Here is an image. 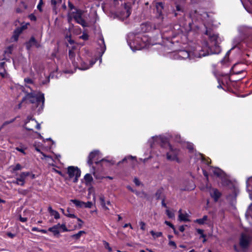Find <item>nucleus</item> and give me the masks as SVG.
I'll return each instance as SVG.
<instances>
[{
  "instance_id": "1",
  "label": "nucleus",
  "mask_w": 252,
  "mask_h": 252,
  "mask_svg": "<svg viewBox=\"0 0 252 252\" xmlns=\"http://www.w3.org/2000/svg\"><path fill=\"white\" fill-rule=\"evenodd\" d=\"M149 143L151 148L154 147L157 145H160V146L163 147L167 145L169 148V151L166 154V158L170 161H175L177 162H180L179 156L180 155V151L176 148L172 146L168 143L167 139L164 136H153L149 140Z\"/></svg>"
},
{
  "instance_id": "2",
  "label": "nucleus",
  "mask_w": 252,
  "mask_h": 252,
  "mask_svg": "<svg viewBox=\"0 0 252 252\" xmlns=\"http://www.w3.org/2000/svg\"><path fill=\"white\" fill-rule=\"evenodd\" d=\"M215 53L210 49L208 46V43L205 42L203 43L202 46H197L195 49L190 53L186 50L180 51L177 56L179 59L189 60L194 59L196 58H201L208 56L210 54Z\"/></svg>"
},
{
  "instance_id": "3",
  "label": "nucleus",
  "mask_w": 252,
  "mask_h": 252,
  "mask_svg": "<svg viewBox=\"0 0 252 252\" xmlns=\"http://www.w3.org/2000/svg\"><path fill=\"white\" fill-rule=\"evenodd\" d=\"M127 42L133 51L148 48L150 44L148 36L142 34L135 35L133 33L128 34Z\"/></svg>"
},
{
  "instance_id": "4",
  "label": "nucleus",
  "mask_w": 252,
  "mask_h": 252,
  "mask_svg": "<svg viewBox=\"0 0 252 252\" xmlns=\"http://www.w3.org/2000/svg\"><path fill=\"white\" fill-rule=\"evenodd\" d=\"M23 101H29L31 103H35V106L38 107V111L42 110L44 103V94L40 92L28 93L26 96L23 98Z\"/></svg>"
},
{
  "instance_id": "5",
  "label": "nucleus",
  "mask_w": 252,
  "mask_h": 252,
  "mask_svg": "<svg viewBox=\"0 0 252 252\" xmlns=\"http://www.w3.org/2000/svg\"><path fill=\"white\" fill-rule=\"evenodd\" d=\"M69 58L71 60L73 66L75 68L78 67L81 70H86L92 67L96 62V60L92 61L89 65L86 64L84 62L81 61V58L78 57L77 61L75 59V53L73 48L69 51Z\"/></svg>"
},
{
  "instance_id": "6",
  "label": "nucleus",
  "mask_w": 252,
  "mask_h": 252,
  "mask_svg": "<svg viewBox=\"0 0 252 252\" xmlns=\"http://www.w3.org/2000/svg\"><path fill=\"white\" fill-rule=\"evenodd\" d=\"M84 12L81 10L74 9V11H70L68 13V21L70 22L72 19L83 27L88 26L87 23L83 19Z\"/></svg>"
},
{
  "instance_id": "7",
  "label": "nucleus",
  "mask_w": 252,
  "mask_h": 252,
  "mask_svg": "<svg viewBox=\"0 0 252 252\" xmlns=\"http://www.w3.org/2000/svg\"><path fill=\"white\" fill-rule=\"evenodd\" d=\"M67 174L69 178H73V182L76 183L81 175V171L77 167L70 166L67 168Z\"/></svg>"
},
{
  "instance_id": "8",
  "label": "nucleus",
  "mask_w": 252,
  "mask_h": 252,
  "mask_svg": "<svg viewBox=\"0 0 252 252\" xmlns=\"http://www.w3.org/2000/svg\"><path fill=\"white\" fill-rule=\"evenodd\" d=\"M100 153L98 150H94L90 153L88 157V164L91 166L94 162L96 164L99 162L98 160L99 158H100ZM104 160V159L100 160V161Z\"/></svg>"
},
{
  "instance_id": "9",
  "label": "nucleus",
  "mask_w": 252,
  "mask_h": 252,
  "mask_svg": "<svg viewBox=\"0 0 252 252\" xmlns=\"http://www.w3.org/2000/svg\"><path fill=\"white\" fill-rule=\"evenodd\" d=\"M251 237L249 235L243 233L240 239V246L244 250L247 249L251 242Z\"/></svg>"
},
{
  "instance_id": "10",
  "label": "nucleus",
  "mask_w": 252,
  "mask_h": 252,
  "mask_svg": "<svg viewBox=\"0 0 252 252\" xmlns=\"http://www.w3.org/2000/svg\"><path fill=\"white\" fill-rule=\"evenodd\" d=\"M209 170L210 174H212L213 175L221 179H222L224 177V173L220 168L210 167Z\"/></svg>"
},
{
  "instance_id": "11",
  "label": "nucleus",
  "mask_w": 252,
  "mask_h": 252,
  "mask_svg": "<svg viewBox=\"0 0 252 252\" xmlns=\"http://www.w3.org/2000/svg\"><path fill=\"white\" fill-rule=\"evenodd\" d=\"M27 25L22 26L21 27L17 28L14 32L13 35L11 37L12 41H16L19 37V35L22 32L23 30L26 29L27 27Z\"/></svg>"
},
{
  "instance_id": "12",
  "label": "nucleus",
  "mask_w": 252,
  "mask_h": 252,
  "mask_svg": "<svg viewBox=\"0 0 252 252\" xmlns=\"http://www.w3.org/2000/svg\"><path fill=\"white\" fill-rule=\"evenodd\" d=\"M29 175L28 172H22L20 174L19 178H17L16 181L13 183L20 186H24L25 184V180L26 178Z\"/></svg>"
},
{
  "instance_id": "13",
  "label": "nucleus",
  "mask_w": 252,
  "mask_h": 252,
  "mask_svg": "<svg viewBox=\"0 0 252 252\" xmlns=\"http://www.w3.org/2000/svg\"><path fill=\"white\" fill-rule=\"evenodd\" d=\"M210 196L217 202L221 196V193L216 189L212 188L209 189Z\"/></svg>"
},
{
  "instance_id": "14",
  "label": "nucleus",
  "mask_w": 252,
  "mask_h": 252,
  "mask_svg": "<svg viewBox=\"0 0 252 252\" xmlns=\"http://www.w3.org/2000/svg\"><path fill=\"white\" fill-rule=\"evenodd\" d=\"M155 26H153L150 23H146L141 26V29L142 32H149L153 29H155Z\"/></svg>"
},
{
  "instance_id": "15",
  "label": "nucleus",
  "mask_w": 252,
  "mask_h": 252,
  "mask_svg": "<svg viewBox=\"0 0 252 252\" xmlns=\"http://www.w3.org/2000/svg\"><path fill=\"white\" fill-rule=\"evenodd\" d=\"M210 36V39L212 42H214V44L215 46L219 48V44L220 42V39L218 35L213 34Z\"/></svg>"
},
{
  "instance_id": "16",
  "label": "nucleus",
  "mask_w": 252,
  "mask_h": 252,
  "mask_svg": "<svg viewBox=\"0 0 252 252\" xmlns=\"http://www.w3.org/2000/svg\"><path fill=\"white\" fill-rule=\"evenodd\" d=\"M84 179L85 181V184L87 186L91 185L92 182L93 181V178L92 175L90 174H86L84 177Z\"/></svg>"
},
{
  "instance_id": "17",
  "label": "nucleus",
  "mask_w": 252,
  "mask_h": 252,
  "mask_svg": "<svg viewBox=\"0 0 252 252\" xmlns=\"http://www.w3.org/2000/svg\"><path fill=\"white\" fill-rule=\"evenodd\" d=\"M98 44L100 45V50L101 51V56L104 53L106 50V46L104 43V40L103 38H100L98 40Z\"/></svg>"
},
{
  "instance_id": "18",
  "label": "nucleus",
  "mask_w": 252,
  "mask_h": 252,
  "mask_svg": "<svg viewBox=\"0 0 252 252\" xmlns=\"http://www.w3.org/2000/svg\"><path fill=\"white\" fill-rule=\"evenodd\" d=\"M0 75L2 77H4L6 76L5 62L3 61H0Z\"/></svg>"
},
{
  "instance_id": "19",
  "label": "nucleus",
  "mask_w": 252,
  "mask_h": 252,
  "mask_svg": "<svg viewBox=\"0 0 252 252\" xmlns=\"http://www.w3.org/2000/svg\"><path fill=\"white\" fill-rule=\"evenodd\" d=\"M179 219L180 220L184 221H189V216L187 214H183L181 209L179 211Z\"/></svg>"
},
{
  "instance_id": "20",
  "label": "nucleus",
  "mask_w": 252,
  "mask_h": 252,
  "mask_svg": "<svg viewBox=\"0 0 252 252\" xmlns=\"http://www.w3.org/2000/svg\"><path fill=\"white\" fill-rule=\"evenodd\" d=\"M59 225H60V224L55 225L52 227H50L48 229V230L50 232H53L54 234V235L58 234L60 233L59 230Z\"/></svg>"
},
{
  "instance_id": "21",
  "label": "nucleus",
  "mask_w": 252,
  "mask_h": 252,
  "mask_svg": "<svg viewBox=\"0 0 252 252\" xmlns=\"http://www.w3.org/2000/svg\"><path fill=\"white\" fill-rule=\"evenodd\" d=\"M195 157H196V158L197 159H200L202 162H204L207 165H209L210 163V161H209L208 159H205L203 156L200 154L196 155Z\"/></svg>"
},
{
  "instance_id": "22",
  "label": "nucleus",
  "mask_w": 252,
  "mask_h": 252,
  "mask_svg": "<svg viewBox=\"0 0 252 252\" xmlns=\"http://www.w3.org/2000/svg\"><path fill=\"white\" fill-rule=\"evenodd\" d=\"M35 150L42 154L43 157L41 158V159H46L49 162H50V160H53L52 158L50 156H46L45 154L41 152L38 147H35Z\"/></svg>"
},
{
  "instance_id": "23",
  "label": "nucleus",
  "mask_w": 252,
  "mask_h": 252,
  "mask_svg": "<svg viewBox=\"0 0 252 252\" xmlns=\"http://www.w3.org/2000/svg\"><path fill=\"white\" fill-rule=\"evenodd\" d=\"M246 217L248 220L250 218L252 220V203L249 206V207L247 211Z\"/></svg>"
},
{
  "instance_id": "24",
  "label": "nucleus",
  "mask_w": 252,
  "mask_h": 252,
  "mask_svg": "<svg viewBox=\"0 0 252 252\" xmlns=\"http://www.w3.org/2000/svg\"><path fill=\"white\" fill-rule=\"evenodd\" d=\"M70 201L73 202L76 206L78 207H83L84 206V204H85L84 202L77 199H72Z\"/></svg>"
},
{
  "instance_id": "25",
  "label": "nucleus",
  "mask_w": 252,
  "mask_h": 252,
  "mask_svg": "<svg viewBox=\"0 0 252 252\" xmlns=\"http://www.w3.org/2000/svg\"><path fill=\"white\" fill-rule=\"evenodd\" d=\"M207 216H204L202 218L197 219L194 220L195 222H196L199 224H203L205 223V221L207 220Z\"/></svg>"
},
{
  "instance_id": "26",
  "label": "nucleus",
  "mask_w": 252,
  "mask_h": 252,
  "mask_svg": "<svg viewBox=\"0 0 252 252\" xmlns=\"http://www.w3.org/2000/svg\"><path fill=\"white\" fill-rule=\"evenodd\" d=\"M247 188L249 191H252V177L248 179L247 181Z\"/></svg>"
},
{
  "instance_id": "27",
  "label": "nucleus",
  "mask_w": 252,
  "mask_h": 252,
  "mask_svg": "<svg viewBox=\"0 0 252 252\" xmlns=\"http://www.w3.org/2000/svg\"><path fill=\"white\" fill-rule=\"evenodd\" d=\"M36 44V40L34 37H32L27 43V47L29 49L31 46Z\"/></svg>"
},
{
  "instance_id": "28",
  "label": "nucleus",
  "mask_w": 252,
  "mask_h": 252,
  "mask_svg": "<svg viewBox=\"0 0 252 252\" xmlns=\"http://www.w3.org/2000/svg\"><path fill=\"white\" fill-rule=\"evenodd\" d=\"M156 7L158 13L160 14L163 8V3L162 2H157L156 4Z\"/></svg>"
},
{
  "instance_id": "29",
  "label": "nucleus",
  "mask_w": 252,
  "mask_h": 252,
  "mask_svg": "<svg viewBox=\"0 0 252 252\" xmlns=\"http://www.w3.org/2000/svg\"><path fill=\"white\" fill-rule=\"evenodd\" d=\"M150 233L152 234L154 239H156L158 237L162 236V233L161 232H156L153 230L150 231Z\"/></svg>"
},
{
  "instance_id": "30",
  "label": "nucleus",
  "mask_w": 252,
  "mask_h": 252,
  "mask_svg": "<svg viewBox=\"0 0 252 252\" xmlns=\"http://www.w3.org/2000/svg\"><path fill=\"white\" fill-rule=\"evenodd\" d=\"M84 231H80L77 233L72 235V237L76 239H79L83 234H85Z\"/></svg>"
},
{
  "instance_id": "31",
  "label": "nucleus",
  "mask_w": 252,
  "mask_h": 252,
  "mask_svg": "<svg viewBox=\"0 0 252 252\" xmlns=\"http://www.w3.org/2000/svg\"><path fill=\"white\" fill-rule=\"evenodd\" d=\"M166 214L170 219H173L175 217L174 212L169 210L168 209H166Z\"/></svg>"
},
{
  "instance_id": "32",
  "label": "nucleus",
  "mask_w": 252,
  "mask_h": 252,
  "mask_svg": "<svg viewBox=\"0 0 252 252\" xmlns=\"http://www.w3.org/2000/svg\"><path fill=\"white\" fill-rule=\"evenodd\" d=\"M64 215L69 218H77L76 216L74 214L70 213L69 208L67 209L66 213L64 214Z\"/></svg>"
},
{
  "instance_id": "33",
  "label": "nucleus",
  "mask_w": 252,
  "mask_h": 252,
  "mask_svg": "<svg viewBox=\"0 0 252 252\" xmlns=\"http://www.w3.org/2000/svg\"><path fill=\"white\" fill-rule=\"evenodd\" d=\"M11 168L13 172H14L16 170H20L22 169V166L19 163H17L15 166H11Z\"/></svg>"
},
{
  "instance_id": "34",
  "label": "nucleus",
  "mask_w": 252,
  "mask_h": 252,
  "mask_svg": "<svg viewBox=\"0 0 252 252\" xmlns=\"http://www.w3.org/2000/svg\"><path fill=\"white\" fill-rule=\"evenodd\" d=\"M24 81L26 83V87L29 88L31 89V87L30 86H28V84H32V80L30 78H25L24 79Z\"/></svg>"
},
{
  "instance_id": "35",
  "label": "nucleus",
  "mask_w": 252,
  "mask_h": 252,
  "mask_svg": "<svg viewBox=\"0 0 252 252\" xmlns=\"http://www.w3.org/2000/svg\"><path fill=\"white\" fill-rule=\"evenodd\" d=\"M99 201H100V205H101V206H104L105 205H106V203L105 201V197H104V195H100Z\"/></svg>"
},
{
  "instance_id": "36",
  "label": "nucleus",
  "mask_w": 252,
  "mask_h": 252,
  "mask_svg": "<svg viewBox=\"0 0 252 252\" xmlns=\"http://www.w3.org/2000/svg\"><path fill=\"white\" fill-rule=\"evenodd\" d=\"M32 230L33 231L40 232H42L44 234L47 233V230H46L45 229H39V228H38L37 227H32Z\"/></svg>"
},
{
  "instance_id": "37",
  "label": "nucleus",
  "mask_w": 252,
  "mask_h": 252,
  "mask_svg": "<svg viewBox=\"0 0 252 252\" xmlns=\"http://www.w3.org/2000/svg\"><path fill=\"white\" fill-rule=\"evenodd\" d=\"M15 119L16 118H14L10 121H5V122H4L3 124H2V125L1 126V127L0 128V130L1 129H2L4 126H5L6 125L10 124L14 122L15 120Z\"/></svg>"
},
{
  "instance_id": "38",
  "label": "nucleus",
  "mask_w": 252,
  "mask_h": 252,
  "mask_svg": "<svg viewBox=\"0 0 252 252\" xmlns=\"http://www.w3.org/2000/svg\"><path fill=\"white\" fill-rule=\"evenodd\" d=\"M52 216H53L54 217V218L55 219H60V214H59V213L54 210L52 213L50 214Z\"/></svg>"
},
{
  "instance_id": "39",
  "label": "nucleus",
  "mask_w": 252,
  "mask_h": 252,
  "mask_svg": "<svg viewBox=\"0 0 252 252\" xmlns=\"http://www.w3.org/2000/svg\"><path fill=\"white\" fill-rule=\"evenodd\" d=\"M196 231L200 235V238H205L206 235L204 234V230L201 229H197Z\"/></svg>"
},
{
  "instance_id": "40",
  "label": "nucleus",
  "mask_w": 252,
  "mask_h": 252,
  "mask_svg": "<svg viewBox=\"0 0 252 252\" xmlns=\"http://www.w3.org/2000/svg\"><path fill=\"white\" fill-rule=\"evenodd\" d=\"M135 157H133L132 156H127V157H125L122 161H120L119 162V163H122L123 162H124L125 161H126L127 159H135Z\"/></svg>"
},
{
  "instance_id": "41",
  "label": "nucleus",
  "mask_w": 252,
  "mask_h": 252,
  "mask_svg": "<svg viewBox=\"0 0 252 252\" xmlns=\"http://www.w3.org/2000/svg\"><path fill=\"white\" fill-rule=\"evenodd\" d=\"M105 248L108 250L109 252H112V248L109 246L108 243L106 241H104L103 242Z\"/></svg>"
},
{
  "instance_id": "42",
  "label": "nucleus",
  "mask_w": 252,
  "mask_h": 252,
  "mask_svg": "<svg viewBox=\"0 0 252 252\" xmlns=\"http://www.w3.org/2000/svg\"><path fill=\"white\" fill-rule=\"evenodd\" d=\"M93 206V203L92 202H90V201H88L86 203L85 202V204H84V206L85 207V208H91Z\"/></svg>"
},
{
  "instance_id": "43",
  "label": "nucleus",
  "mask_w": 252,
  "mask_h": 252,
  "mask_svg": "<svg viewBox=\"0 0 252 252\" xmlns=\"http://www.w3.org/2000/svg\"><path fill=\"white\" fill-rule=\"evenodd\" d=\"M139 225H140V228L142 230H145L146 224L144 222L141 221L139 222Z\"/></svg>"
},
{
  "instance_id": "44",
  "label": "nucleus",
  "mask_w": 252,
  "mask_h": 252,
  "mask_svg": "<svg viewBox=\"0 0 252 252\" xmlns=\"http://www.w3.org/2000/svg\"><path fill=\"white\" fill-rule=\"evenodd\" d=\"M62 228L63 231L64 232H66L68 231V229H67L66 226L65 224H60V225H59V228Z\"/></svg>"
},
{
  "instance_id": "45",
  "label": "nucleus",
  "mask_w": 252,
  "mask_h": 252,
  "mask_svg": "<svg viewBox=\"0 0 252 252\" xmlns=\"http://www.w3.org/2000/svg\"><path fill=\"white\" fill-rule=\"evenodd\" d=\"M133 182L137 186H139L141 184V182L137 178H135L134 179Z\"/></svg>"
},
{
  "instance_id": "46",
  "label": "nucleus",
  "mask_w": 252,
  "mask_h": 252,
  "mask_svg": "<svg viewBox=\"0 0 252 252\" xmlns=\"http://www.w3.org/2000/svg\"><path fill=\"white\" fill-rule=\"evenodd\" d=\"M62 0H51V2L53 4L56 5L57 4L62 2Z\"/></svg>"
},
{
  "instance_id": "47",
  "label": "nucleus",
  "mask_w": 252,
  "mask_h": 252,
  "mask_svg": "<svg viewBox=\"0 0 252 252\" xmlns=\"http://www.w3.org/2000/svg\"><path fill=\"white\" fill-rule=\"evenodd\" d=\"M169 245L174 247V248H175V249L176 248V244L174 241H170L169 242Z\"/></svg>"
},
{
  "instance_id": "48",
  "label": "nucleus",
  "mask_w": 252,
  "mask_h": 252,
  "mask_svg": "<svg viewBox=\"0 0 252 252\" xmlns=\"http://www.w3.org/2000/svg\"><path fill=\"white\" fill-rule=\"evenodd\" d=\"M16 150L19 152H21L22 153H23L24 155L26 154V153L25 152L24 150L22 148H20L19 147H16Z\"/></svg>"
},
{
  "instance_id": "49",
  "label": "nucleus",
  "mask_w": 252,
  "mask_h": 252,
  "mask_svg": "<svg viewBox=\"0 0 252 252\" xmlns=\"http://www.w3.org/2000/svg\"><path fill=\"white\" fill-rule=\"evenodd\" d=\"M187 148L189 151H191L193 150V145L191 143H188Z\"/></svg>"
},
{
  "instance_id": "50",
  "label": "nucleus",
  "mask_w": 252,
  "mask_h": 252,
  "mask_svg": "<svg viewBox=\"0 0 252 252\" xmlns=\"http://www.w3.org/2000/svg\"><path fill=\"white\" fill-rule=\"evenodd\" d=\"M165 223L166 225H167L169 226H170V227H171L172 228L174 229V225L172 223H171L170 222H169L168 221H165Z\"/></svg>"
},
{
  "instance_id": "51",
  "label": "nucleus",
  "mask_w": 252,
  "mask_h": 252,
  "mask_svg": "<svg viewBox=\"0 0 252 252\" xmlns=\"http://www.w3.org/2000/svg\"><path fill=\"white\" fill-rule=\"evenodd\" d=\"M176 10L178 11H182V7L179 5V4H176Z\"/></svg>"
},
{
  "instance_id": "52",
  "label": "nucleus",
  "mask_w": 252,
  "mask_h": 252,
  "mask_svg": "<svg viewBox=\"0 0 252 252\" xmlns=\"http://www.w3.org/2000/svg\"><path fill=\"white\" fill-rule=\"evenodd\" d=\"M7 235L9 237H10V238H14V237H15V234H13V233H11V232H8V233H7Z\"/></svg>"
},
{
  "instance_id": "53",
  "label": "nucleus",
  "mask_w": 252,
  "mask_h": 252,
  "mask_svg": "<svg viewBox=\"0 0 252 252\" xmlns=\"http://www.w3.org/2000/svg\"><path fill=\"white\" fill-rule=\"evenodd\" d=\"M69 8L70 9V10H71L70 11H74V9H76L74 8L73 5L71 3H69Z\"/></svg>"
},
{
  "instance_id": "54",
  "label": "nucleus",
  "mask_w": 252,
  "mask_h": 252,
  "mask_svg": "<svg viewBox=\"0 0 252 252\" xmlns=\"http://www.w3.org/2000/svg\"><path fill=\"white\" fill-rule=\"evenodd\" d=\"M127 188L129 190H130V191H131L132 192H134V193H135L136 194H138L137 191H135V190L131 188V187H130V186H128L127 187Z\"/></svg>"
},
{
  "instance_id": "55",
  "label": "nucleus",
  "mask_w": 252,
  "mask_h": 252,
  "mask_svg": "<svg viewBox=\"0 0 252 252\" xmlns=\"http://www.w3.org/2000/svg\"><path fill=\"white\" fill-rule=\"evenodd\" d=\"M20 220L22 222H25L27 220V218H23V217H22L21 216H20Z\"/></svg>"
},
{
  "instance_id": "56",
  "label": "nucleus",
  "mask_w": 252,
  "mask_h": 252,
  "mask_svg": "<svg viewBox=\"0 0 252 252\" xmlns=\"http://www.w3.org/2000/svg\"><path fill=\"white\" fill-rule=\"evenodd\" d=\"M81 37L82 39H84V40H87V39H88V35H87V34H83L81 36Z\"/></svg>"
},
{
  "instance_id": "57",
  "label": "nucleus",
  "mask_w": 252,
  "mask_h": 252,
  "mask_svg": "<svg viewBox=\"0 0 252 252\" xmlns=\"http://www.w3.org/2000/svg\"><path fill=\"white\" fill-rule=\"evenodd\" d=\"M126 17H128L130 15V11L129 9L127 8L126 7Z\"/></svg>"
},
{
  "instance_id": "58",
  "label": "nucleus",
  "mask_w": 252,
  "mask_h": 252,
  "mask_svg": "<svg viewBox=\"0 0 252 252\" xmlns=\"http://www.w3.org/2000/svg\"><path fill=\"white\" fill-rule=\"evenodd\" d=\"M66 40L67 41H68L70 44H72L73 43V41L71 39V38L67 36L66 37Z\"/></svg>"
},
{
  "instance_id": "59",
  "label": "nucleus",
  "mask_w": 252,
  "mask_h": 252,
  "mask_svg": "<svg viewBox=\"0 0 252 252\" xmlns=\"http://www.w3.org/2000/svg\"><path fill=\"white\" fill-rule=\"evenodd\" d=\"M49 82V77H48L46 78V79L45 81L42 82V84H43V85L46 84L47 83H48Z\"/></svg>"
},
{
  "instance_id": "60",
  "label": "nucleus",
  "mask_w": 252,
  "mask_h": 252,
  "mask_svg": "<svg viewBox=\"0 0 252 252\" xmlns=\"http://www.w3.org/2000/svg\"><path fill=\"white\" fill-rule=\"evenodd\" d=\"M49 212L51 214L52 213L54 210L52 209V207L51 206H49L48 208Z\"/></svg>"
},
{
  "instance_id": "61",
  "label": "nucleus",
  "mask_w": 252,
  "mask_h": 252,
  "mask_svg": "<svg viewBox=\"0 0 252 252\" xmlns=\"http://www.w3.org/2000/svg\"><path fill=\"white\" fill-rule=\"evenodd\" d=\"M179 230L181 231V232H183L185 230V227L184 226H180V227H179Z\"/></svg>"
},
{
  "instance_id": "62",
  "label": "nucleus",
  "mask_w": 252,
  "mask_h": 252,
  "mask_svg": "<svg viewBox=\"0 0 252 252\" xmlns=\"http://www.w3.org/2000/svg\"><path fill=\"white\" fill-rule=\"evenodd\" d=\"M12 47H11V46H9V47L7 48V50H6V52H8V53H11V49H12Z\"/></svg>"
},
{
  "instance_id": "63",
  "label": "nucleus",
  "mask_w": 252,
  "mask_h": 252,
  "mask_svg": "<svg viewBox=\"0 0 252 252\" xmlns=\"http://www.w3.org/2000/svg\"><path fill=\"white\" fill-rule=\"evenodd\" d=\"M103 209L105 211H109V209L105 205L104 206H102Z\"/></svg>"
},
{
  "instance_id": "64",
  "label": "nucleus",
  "mask_w": 252,
  "mask_h": 252,
  "mask_svg": "<svg viewBox=\"0 0 252 252\" xmlns=\"http://www.w3.org/2000/svg\"><path fill=\"white\" fill-rule=\"evenodd\" d=\"M203 174L207 178H208V174L207 173V172L204 170H203Z\"/></svg>"
}]
</instances>
